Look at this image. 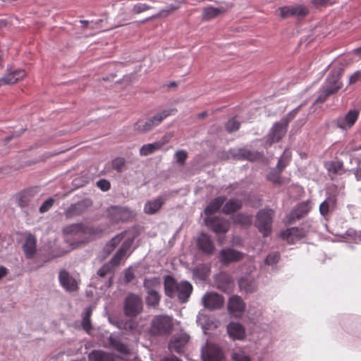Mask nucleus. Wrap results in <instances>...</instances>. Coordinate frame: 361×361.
Listing matches in <instances>:
<instances>
[{
	"mask_svg": "<svg viewBox=\"0 0 361 361\" xmlns=\"http://www.w3.org/2000/svg\"><path fill=\"white\" fill-rule=\"evenodd\" d=\"M176 111V109H166L146 120L139 119L133 125V130L139 133L149 132L154 128L158 126L166 117L174 114Z\"/></svg>",
	"mask_w": 361,
	"mask_h": 361,
	"instance_id": "nucleus-1",
	"label": "nucleus"
},
{
	"mask_svg": "<svg viewBox=\"0 0 361 361\" xmlns=\"http://www.w3.org/2000/svg\"><path fill=\"white\" fill-rule=\"evenodd\" d=\"M173 320L167 315H157L151 322L149 333L152 336H166L173 330Z\"/></svg>",
	"mask_w": 361,
	"mask_h": 361,
	"instance_id": "nucleus-2",
	"label": "nucleus"
},
{
	"mask_svg": "<svg viewBox=\"0 0 361 361\" xmlns=\"http://www.w3.org/2000/svg\"><path fill=\"white\" fill-rule=\"evenodd\" d=\"M274 211L271 209H263L257 212L255 226L264 237L269 236L271 233Z\"/></svg>",
	"mask_w": 361,
	"mask_h": 361,
	"instance_id": "nucleus-3",
	"label": "nucleus"
},
{
	"mask_svg": "<svg viewBox=\"0 0 361 361\" xmlns=\"http://www.w3.org/2000/svg\"><path fill=\"white\" fill-rule=\"evenodd\" d=\"M143 310V302L141 297L134 293H130L125 299L124 313L130 318L136 317Z\"/></svg>",
	"mask_w": 361,
	"mask_h": 361,
	"instance_id": "nucleus-4",
	"label": "nucleus"
},
{
	"mask_svg": "<svg viewBox=\"0 0 361 361\" xmlns=\"http://www.w3.org/2000/svg\"><path fill=\"white\" fill-rule=\"evenodd\" d=\"M202 358L203 361H223L225 355L219 345L207 342L202 349Z\"/></svg>",
	"mask_w": 361,
	"mask_h": 361,
	"instance_id": "nucleus-5",
	"label": "nucleus"
},
{
	"mask_svg": "<svg viewBox=\"0 0 361 361\" xmlns=\"http://www.w3.org/2000/svg\"><path fill=\"white\" fill-rule=\"evenodd\" d=\"M63 231L66 234L70 235H88V238L92 235H95L102 233V230L93 226H85L82 223L73 224L65 227Z\"/></svg>",
	"mask_w": 361,
	"mask_h": 361,
	"instance_id": "nucleus-6",
	"label": "nucleus"
},
{
	"mask_svg": "<svg viewBox=\"0 0 361 361\" xmlns=\"http://www.w3.org/2000/svg\"><path fill=\"white\" fill-rule=\"evenodd\" d=\"M360 116V111L357 109L349 110L345 116H339L335 120L336 126L343 130L350 129L357 122Z\"/></svg>",
	"mask_w": 361,
	"mask_h": 361,
	"instance_id": "nucleus-7",
	"label": "nucleus"
},
{
	"mask_svg": "<svg viewBox=\"0 0 361 361\" xmlns=\"http://www.w3.org/2000/svg\"><path fill=\"white\" fill-rule=\"evenodd\" d=\"M92 205V202L90 199H85L72 204L65 211V216L66 219H71L80 216L86 212Z\"/></svg>",
	"mask_w": 361,
	"mask_h": 361,
	"instance_id": "nucleus-8",
	"label": "nucleus"
},
{
	"mask_svg": "<svg viewBox=\"0 0 361 361\" xmlns=\"http://www.w3.org/2000/svg\"><path fill=\"white\" fill-rule=\"evenodd\" d=\"M287 128L288 126H285L281 121L275 123L267 135V144L270 146L274 143L279 142L286 135Z\"/></svg>",
	"mask_w": 361,
	"mask_h": 361,
	"instance_id": "nucleus-9",
	"label": "nucleus"
},
{
	"mask_svg": "<svg viewBox=\"0 0 361 361\" xmlns=\"http://www.w3.org/2000/svg\"><path fill=\"white\" fill-rule=\"evenodd\" d=\"M306 235L307 231L304 228L293 227L281 231L280 236L288 244L293 245L305 238Z\"/></svg>",
	"mask_w": 361,
	"mask_h": 361,
	"instance_id": "nucleus-10",
	"label": "nucleus"
},
{
	"mask_svg": "<svg viewBox=\"0 0 361 361\" xmlns=\"http://www.w3.org/2000/svg\"><path fill=\"white\" fill-rule=\"evenodd\" d=\"M343 69L341 68H333L328 75L325 84L323 86L324 89L336 90V92L343 87V83L340 81L343 75Z\"/></svg>",
	"mask_w": 361,
	"mask_h": 361,
	"instance_id": "nucleus-11",
	"label": "nucleus"
},
{
	"mask_svg": "<svg viewBox=\"0 0 361 361\" xmlns=\"http://www.w3.org/2000/svg\"><path fill=\"white\" fill-rule=\"evenodd\" d=\"M245 255L243 252L231 247L223 249L219 253L220 260L224 265L240 262L245 257Z\"/></svg>",
	"mask_w": 361,
	"mask_h": 361,
	"instance_id": "nucleus-12",
	"label": "nucleus"
},
{
	"mask_svg": "<svg viewBox=\"0 0 361 361\" xmlns=\"http://www.w3.org/2000/svg\"><path fill=\"white\" fill-rule=\"evenodd\" d=\"M108 217L113 222L126 221L132 217V213L125 207L112 206L108 209Z\"/></svg>",
	"mask_w": 361,
	"mask_h": 361,
	"instance_id": "nucleus-13",
	"label": "nucleus"
},
{
	"mask_svg": "<svg viewBox=\"0 0 361 361\" xmlns=\"http://www.w3.org/2000/svg\"><path fill=\"white\" fill-rule=\"evenodd\" d=\"M224 303V297L216 293H207L202 298L204 307L211 310L221 308Z\"/></svg>",
	"mask_w": 361,
	"mask_h": 361,
	"instance_id": "nucleus-14",
	"label": "nucleus"
},
{
	"mask_svg": "<svg viewBox=\"0 0 361 361\" xmlns=\"http://www.w3.org/2000/svg\"><path fill=\"white\" fill-rule=\"evenodd\" d=\"M245 310V303L238 295H233L229 298L228 302V312L236 318L242 317Z\"/></svg>",
	"mask_w": 361,
	"mask_h": 361,
	"instance_id": "nucleus-15",
	"label": "nucleus"
},
{
	"mask_svg": "<svg viewBox=\"0 0 361 361\" xmlns=\"http://www.w3.org/2000/svg\"><path fill=\"white\" fill-rule=\"evenodd\" d=\"M207 226L216 233H225L229 229L228 222L219 217H207L205 219Z\"/></svg>",
	"mask_w": 361,
	"mask_h": 361,
	"instance_id": "nucleus-16",
	"label": "nucleus"
},
{
	"mask_svg": "<svg viewBox=\"0 0 361 361\" xmlns=\"http://www.w3.org/2000/svg\"><path fill=\"white\" fill-rule=\"evenodd\" d=\"M197 247L202 253L209 255H212L215 250L214 243L211 236L204 233L197 237Z\"/></svg>",
	"mask_w": 361,
	"mask_h": 361,
	"instance_id": "nucleus-17",
	"label": "nucleus"
},
{
	"mask_svg": "<svg viewBox=\"0 0 361 361\" xmlns=\"http://www.w3.org/2000/svg\"><path fill=\"white\" fill-rule=\"evenodd\" d=\"M25 71L23 69H7L6 73L0 78V87L4 85H13L25 77Z\"/></svg>",
	"mask_w": 361,
	"mask_h": 361,
	"instance_id": "nucleus-18",
	"label": "nucleus"
},
{
	"mask_svg": "<svg viewBox=\"0 0 361 361\" xmlns=\"http://www.w3.org/2000/svg\"><path fill=\"white\" fill-rule=\"evenodd\" d=\"M59 279L61 285L68 292H73L78 290L77 281L74 278L70 276L66 270H61L59 272Z\"/></svg>",
	"mask_w": 361,
	"mask_h": 361,
	"instance_id": "nucleus-19",
	"label": "nucleus"
},
{
	"mask_svg": "<svg viewBox=\"0 0 361 361\" xmlns=\"http://www.w3.org/2000/svg\"><path fill=\"white\" fill-rule=\"evenodd\" d=\"M227 332L233 340H243L245 337V328L239 322H230L227 325Z\"/></svg>",
	"mask_w": 361,
	"mask_h": 361,
	"instance_id": "nucleus-20",
	"label": "nucleus"
},
{
	"mask_svg": "<svg viewBox=\"0 0 361 361\" xmlns=\"http://www.w3.org/2000/svg\"><path fill=\"white\" fill-rule=\"evenodd\" d=\"M192 286L190 282L181 281L179 283L176 296L178 297L179 302L182 303L186 302L192 294Z\"/></svg>",
	"mask_w": 361,
	"mask_h": 361,
	"instance_id": "nucleus-21",
	"label": "nucleus"
},
{
	"mask_svg": "<svg viewBox=\"0 0 361 361\" xmlns=\"http://www.w3.org/2000/svg\"><path fill=\"white\" fill-rule=\"evenodd\" d=\"M23 250L26 258L32 259L37 250V240L32 234L27 235Z\"/></svg>",
	"mask_w": 361,
	"mask_h": 361,
	"instance_id": "nucleus-22",
	"label": "nucleus"
},
{
	"mask_svg": "<svg viewBox=\"0 0 361 361\" xmlns=\"http://www.w3.org/2000/svg\"><path fill=\"white\" fill-rule=\"evenodd\" d=\"M189 336L186 334H181L175 337L169 343V349L172 352L181 353L183 348L188 342Z\"/></svg>",
	"mask_w": 361,
	"mask_h": 361,
	"instance_id": "nucleus-23",
	"label": "nucleus"
},
{
	"mask_svg": "<svg viewBox=\"0 0 361 361\" xmlns=\"http://www.w3.org/2000/svg\"><path fill=\"white\" fill-rule=\"evenodd\" d=\"M35 195V192L33 189H27L16 194L15 200L18 205L23 208L28 206Z\"/></svg>",
	"mask_w": 361,
	"mask_h": 361,
	"instance_id": "nucleus-24",
	"label": "nucleus"
},
{
	"mask_svg": "<svg viewBox=\"0 0 361 361\" xmlns=\"http://www.w3.org/2000/svg\"><path fill=\"white\" fill-rule=\"evenodd\" d=\"M310 205L307 202H304L293 209L289 215V222L291 223L295 219H300L305 216L310 210Z\"/></svg>",
	"mask_w": 361,
	"mask_h": 361,
	"instance_id": "nucleus-25",
	"label": "nucleus"
},
{
	"mask_svg": "<svg viewBox=\"0 0 361 361\" xmlns=\"http://www.w3.org/2000/svg\"><path fill=\"white\" fill-rule=\"evenodd\" d=\"M165 294L173 298L176 296L179 283L171 276H166L164 281Z\"/></svg>",
	"mask_w": 361,
	"mask_h": 361,
	"instance_id": "nucleus-26",
	"label": "nucleus"
},
{
	"mask_svg": "<svg viewBox=\"0 0 361 361\" xmlns=\"http://www.w3.org/2000/svg\"><path fill=\"white\" fill-rule=\"evenodd\" d=\"M227 8L221 6L218 8L212 6H207L203 8L202 19L204 20H209L214 18L218 17L227 11Z\"/></svg>",
	"mask_w": 361,
	"mask_h": 361,
	"instance_id": "nucleus-27",
	"label": "nucleus"
},
{
	"mask_svg": "<svg viewBox=\"0 0 361 361\" xmlns=\"http://www.w3.org/2000/svg\"><path fill=\"white\" fill-rule=\"evenodd\" d=\"M166 142L167 140H160L154 143L144 145L140 149V154L141 156L149 155L159 150Z\"/></svg>",
	"mask_w": 361,
	"mask_h": 361,
	"instance_id": "nucleus-28",
	"label": "nucleus"
},
{
	"mask_svg": "<svg viewBox=\"0 0 361 361\" xmlns=\"http://www.w3.org/2000/svg\"><path fill=\"white\" fill-rule=\"evenodd\" d=\"M243 202L240 200L232 198L226 202L222 208V212L225 214H231L241 209Z\"/></svg>",
	"mask_w": 361,
	"mask_h": 361,
	"instance_id": "nucleus-29",
	"label": "nucleus"
},
{
	"mask_svg": "<svg viewBox=\"0 0 361 361\" xmlns=\"http://www.w3.org/2000/svg\"><path fill=\"white\" fill-rule=\"evenodd\" d=\"M164 204V200L161 197L149 200L145 204L144 212L147 214H153L159 211Z\"/></svg>",
	"mask_w": 361,
	"mask_h": 361,
	"instance_id": "nucleus-30",
	"label": "nucleus"
},
{
	"mask_svg": "<svg viewBox=\"0 0 361 361\" xmlns=\"http://www.w3.org/2000/svg\"><path fill=\"white\" fill-rule=\"evenodd\" d=\"M179 8H180L179 5L170 4V5L167 6V7L166 8L160 10L158 13L146 18L145 20H144L142 21L139 22V23H145L147 21L154 20V19H157V18H166L171 13L176 11Z\"/></svg>",
	"mask_w": 361,
	"mask_h": 361,
	"instance_id": "nucleus-31",
	"label": "nucleus"
},
{
	"mask_svg": "<svg viewBox=\"0 0 361 361\" xmlns=\"http://www.w3.org/2000/svg\"><path fill=\"white\" fill-rule=\"evenodd\" d=\"M226 198L224 196H219L214 199L204 209V212L207 215L212 214L221 208V207L225 202Z\"/></svg>",
	"mask_w": 361,
	"mask_h": 361,
	"instance_id": "nucleus-32",
	"label": "nucleus"
},
{
	"mask_svg": "<svg viewBox=\"0 0 361 361\" xmlns=\"http://www.w3.org/2000/svg\"><path fill=\"white\" fill-rule=\"evenodd\" d=\"M130 247V245L127 243H123L121 247L118 250L114 256L111 258L109 262L114 267L119 265L121 261L126 256L128 249Z\"/></svg>",
	"mask_w": 361,
	"mask_h": 361,
	"instance_id": "nucleus-33",
	"label": "nucleus"
},
{
	"mask_svg": "<svg viewBox=\"0 0 361 361\" xmlns=\"http://www.w3.org/2000/svg\"><path fill=\"white\" fill-rule=\"evenodd\" d=\"M89 359L91 361H116L112 355L101 350H94L90 353Z\"/></svg>",
	"mask_w": 361,
	"mask_h": 361,
	"instance_id": "nucleus-34",
	"label": "nucleus"
},
{
	"mask_svg": "<svg viewBox=\"0 0 361 361\" xmlns=\"http://www.w3.org/2000/svg\"><path fill=\"white\" fill-rule=\"evenodd\" d=\"M239 287L246 293H253L257 290L255 281L247 277H243L239 280Z\"/></svg>",
	"mask_w": 361,
	"mask_h": 361,
	"instance_id": "nucleus-35",
	"label": "nucleus"
},
{
	"mask_svg": "<svg viewBox=\"0 0 361 361\" xmlns=\"http://www.w3.org/2000/svg\"><path fill=\"white\" fill-rule=\"evenodd\" d=\"M233 281L228 274L221 273L217 278V283L219 288L226 290L233 283Z\"/></svg>",
	"mask_w": 361,
	"mask_h": 361,
	"instance_id": "nucleus-36",
	"label": "nucleus"
},
{
	"mask_svg": "<svg viewBox=\"0 0 361 361\" xmlns=\"http://www.w3.org/2000/svg\"><path fill=\"white\" fill-rule=\"evenodd\" d=\"M109 344L114 348L117 351L123 353L128 354L129 353V349L126 345L121 343L116 338L110 336L109 338Z\"/></svg>",
	"mask_w": 361,
	"mask_h": 361,
	"instance_id": "nucleus-37",
	"label": "nucleus"
},
{
	"mask_svg": "<svg viewBox=\"0 0 361 361\" xmlns=\"http://www.w3.org/2000/svg\"><path fill=\"white\" fill-rule=\"evenodd\" d=\"M147 296L146 297V303L148 306L152 307H157L160 302L161 295L157 290H150V292L147 293Z\"/></svg>",
	"mask_w": 361,
	"mask_h": 361,
	"instance_id": "nucleus-38",
	"label": "nucleus"
},
{
	"mask_svg": "<svg viewBox=\"0 0 361 361\" xmlns=\"http://www.w3.org/2000/svg\"><path fill=\"white\" fill-rule=\"evenodd\" d=\"M233 221L242 226H249L252 224V216L244 213H238L234 216Z\"/></svg>",
	"mask_w": 361,
	"mask_h": 361,
	"instance_id": "nucleus-39",
	"label": "nucleus"
},
{
	"mask_svg": "<svg viewBox=\"0 0 361 361\" xmlns=\"http://www.w3.org/2000/svg\"><path fill=\"white\" fill-rule=\"evenodd\" d=\"M327 171L334 174H338L343 171V164L341 161H331L325 164Z\"/></svg>",
	"mask_w": 361,
	"mask_h": 361,
	"instance_id": "nucleus-40",
	"label": "nucleus"
},
{
	"mask_svg": "<svg viewBox=\"0 0 361 361\" xmlns=\"http://www.w3.org/2000/svg\"><path fill=\"white\" fill-rule=\"evenodd\" d=\"M238 156L240 159L253 161L259 158L257 152H251L245 148L239 149Z\"/></svg>",
	"mask_w": 361,
	"mask_h": 361,
	"instance_id": "nucleus-41",
	"label": "nucleus"
},
{
	"mask_svg": "<svg viewBox=\"0 0 361 361\" xmlns=\"http://www.w3.org/2000/svg\"><path fill=\"white\" fill-rule=\"evenodd\" d=\"M291 153L289 150L286 149L283 152L282 157L279 159L276 168L278 171L282 172L290 161Z\"/></svg>",
	"mask_w": 361,
	"mask_h": 361,
	"instance_id": "nucleus-42",
	"label": "nucleus"
},
{
	"mask_svg": "<svg viewBox=\"0 0 361 361\" xmlns=\"http://www.w3.org/2000/svg\"><path fill=\"white\" fill-rule=\"evenodd\" d=\"M124 238V233H122L119 235H116L106 245L105 247V251H106L108 253H110L111 251H113L116 246L121 243V241Z\"/></svg>",
	"mask_w": 361,
	"mask_h": 361,
	"instance_id": "nucleus-43",
	"label": "nucleus"
},
{
	"mask_svg": "<svg viewBox=\"0 0 361 361\" xmlns=\"http://www.w3.org/2000/svg\"><path fill=\"white\" fill-rule=\"evenodd\" d=\"M92 310L91 307L87 308L84 316L82 317V326L85 331L89 332L92 329L90 317L92 315Z\"/></svg>",
	"mask_w": 361,
	"mask_h": 361,
	"instance_id": "nucleus-44",
	"label": "nucleus"
},
{
	"mask_svg": "<svg viewBox=\"0 0 361 361\" xmlns=\"http://www.w3.org/2000/svg\"><path fill=\"white\" fill-rule=\"evenodd\" d=\"M280 259L281 255L279 252H272L267 256L264 264L268 266H274L279 262Z\"/></svg>",
	"mask_w": 361,
	"mask_h": 361,
	"instance_id": "nucleus-45",
	"label": "nucleus"
},
{
	"mask_svg": "<svg viewBox=\"0 0 361 361\" xmlns=\"http://www.w3.org/2000/svg\"><path fill=\"white\" fill-rule=\"evenodd\" d=\"M336 93V90H330V89H324L323 87H322V92L320 93V94L317 97V99H316V102L317 103H323L324 102L326 99L331 96V94H334Z\"/></svg>",
	"mask_w": 361,
	"mask_h": 361,
	"instance_id": "nucleus-46",
	"label": "nucleus"
},
{
	"mask_svg": "<svg viewBox=\"0 0 361 361\" xmlns=\"http://www.w3.org/2000/svg\"><path fill=\"white\" fill-rule=\"evenodd\" d=\"M152 8V6L145 3H137L135 4L131 10V12L134 15H137L144 13Z\"/></svg>",
	"mask_w": 361,
	"mask_h": 361,
	"instance_id": "nucleus-47",
	"label": "nucleus"
},
{
	"mask_svg": "<svg viewBox=\"0 0 361 361\" xmlns=\"http://www.w3.org/2000/svg\"><path fill=\"white\" fill-rule=\"evenodd\" d=\"M280 16L282 19L295 16L293 6H282L279 8Z\"/></svg>",
	"mask_w": 361,
	"mask_h": 361,
	"instance_id": "nucleus-48",
	"label": "nucleus"
},
{
	"mask_svg": "<svg viewBox=\"0 0 361 361\" xmlns=\"http://www.w3.org/2000/svg\"><path fill=\"white\" fill-rule=\"evenodd\" d=\"M126 160L123 157H117L112 161V167L118 172H122L124 170Z\"/></svg>",
	"mask_w": 361,
	"mask_h": 361,
	"instance_id": "nucleus-49",
	"label": "nucleus"
},
{
	"mask_svg": "<svg viewBox=\"0 0 361 361\" xmlns=\"http://www.w3.org/2000/svg\"><path fill=\"white\" fill-rule=\"evenodd\" d=\"M114 267L110 263L104 264L97 271V274L100 277H104L109 273L114 272Z\"/></svg>",
	"mask_w": 361,
	"mask_h": 361,
	"instance_id": "nucleus-50",
	"label": "nucleus"
},
{
	"mask_svg": "<svg viewBox=\"0 0 361 361\" xmlns=\"http://www.w3.org/2000/svg\"><path fill=\"white\" fill-rule=\"evenodd\" d=\"M281 173L275 169H272L268 175V179L275 184L281 183Z\"/></svg>",
	"mask_w": 361,
	"mask_h": 361,
	"instance_id": "nucleus-51",
	"label": "nucleus"
},
{
	"mask_svg": "<svg viewBox=\"0 0 361 361\" xmlns=\"http://www.w3.org/2000/svg\"><path fill=\"white\" fill-rule=\"evenodd\" d=\"M300 106L301 105L295 108V109L292 110L285 117H283L281 120V121L283 122L285 124V126H288V123L295 117V116L298 113Z\"/></svg>",
	"mask_w": 361,
	"mask_h": 361,
	"instance_id": "nucleus-52",
	"label": "nucleus"
},
{
	"mask_svg": "<svg viewBox=\"0 0 361 361\" xmlns=\"http://www.w3.org/2000/svg\"><path fill=\"white\" fill-rule=\"evenodd\" d=\"M295 16L305 17L309 13V10L307 7L302 5L294 6Z\"/></svg>",
	"mask_w": 361,
	"mask_h": 361,
	"instance_id": "nucleus-53",
	"label": "nucleus"
},
{
	"mask_svg": "<svg viewBox=\"0 0 361 361\" xmlns=\"http://www.w3.org/2000/svg\"><path fill=\"white\" fill-rule=\"evenodd\" d=\"M240 126V123L234 118L228 120L226 124V129L230 133L238 130Z\"/></svg>",
	"mask_w": 361,
	"mask_h": 361,
	"instance_id": "nucleus-54",
	"label": "nucleus"
},
{
	"mask_svg": "<svg viewBox=\"0 0 361 361\" xmlns=\"http://www.w3.org/2000/svg\"><path fill=\"white\" fill-rule=\"evenodd\" d=\"M157 284V281L156 279H146L144 281L143 286L146 292L149 293L150 290H155L154 288Z\"/></svg>",
	"mask_w": 361,
	"mask_h": 361,
	"instance_id": "nucleus-55",
	"label": "nucleus"
},
{
	"mask_svg": "<svg viewBox=\"0 0 361 361\" xmlns=\"http://www.w3.org/2000/svg\"><path fill=\"white\" fill-rule=\"evenodd\" d=\"M55 200L54 198L50 197L47 200L39 207V211L40 213L47 212L54 204Z\"/></svg>",
	"mask_w": 361,
	"mask_h": 361,
	"instance_id": "nucleus-56",
	"label": "nucleus"
},
{
	"mask_svg": "<svg viewBox=\"0 0 361 361\" xmlns=\"http://www.w3.org/2000/svg\"><path fill=\"white\" fill-rule=\"evenodd\" d=\"M232 359L233 361H250L249 356L243 352L233 353L232 355Z\"/></svg>",
	"mask_w": 361,
	"mask_h": 361,
	"instance_id": "nucleus-57",
	"label": "nucleus"
},
{
	"mask_svg": "<svg viewBox=\"0 0 361 361\" xmlns=\"http://www.w3.org/2000/svg\"><path fill=\"white\" fill-rule=\"evenodd\" d=\"M176 158L177 162L180 164H183L188 158V154L184 150H178L176 152Z\"/></svg>",
	"mask_w": 361,
	"mask_h": 361,
	"instance_id": "nucleus-58",
	"label": "nucleus"
},
{
	"mask_svg": "<svg viewBox=\"0 0 361 361\" xmlns=\"http://www.w3.org/2000/svg\"><path fill=\"white\" fill-rule=\"evenodd\" d=\"M97 185L102 191H107L111 188L110 182L105 179H101L97 182Z\"/></svg>",
	"mask_w": 361,
	"mask_h": 361,
	"instance_id": "nucleus-59",
	"label": "nucleus"
},
{
	"mask_svg": "<svg viewBox=\"0 0 361 361\" xmlns=\"http://www.w3.org/2000/svg\"><path fill=\"white\" fill-rule=\"evenodd\" d=\"M361 80V70L355 71L349 78V84H355L358 81Z\"/></svg>",
	"mask_w": 361,
	"mask_h": 361,
	"instance_id": "nucleus-60",
	"label": "nucleus"
},
{
	"mask_svg": "<svg viewBox=\"0 0 361 361\" xmlns=\"http://www.w3.org/2000/svg\"><path fill=\"white\" fill-rule=\"evenodd\" d=\"M137 322H135L133 319H130V320H128V322H126L125 323L123 326H119V328L120 329H123L125 330L132 331V330L135 329L137 327Z\"/></svg>",
	"mask_w": 361,
	"mask_h": 361,
	"instance_id": "nucleus-61",
	"label": "nucleus"
},
{
	"mask_svg": "<svg viewBox=\"0 0 361 361\" xmlns=\"http://www.w3.org/2000/svg\"><path fill=\"white\" fill-rule=\"evenodd\" d=\"M135 278L134 272L131 269H128L124 272V281L126 283H129Z\"/></svg>",
	"mask_w": 361,
	"mask_h": 361,
	"instance_id": "nucleus-62",
	"label": "nucleus"
},
{
	"mask_svg": "<svg viewBox=\"0 0 361 361\" xmlns=\"http://www.w3.org/2000/svg\"><path fill=\"white\" fill-rule=\"evenodd\" d=\"M329 211V205L327 201H324L319 206V212L322 215L326 216Z\"/></svg>",
	"mask_w": 361,
	"mask_h": 361,
	"instance_id": "nucleus-63",
	"label": "nucleus"
},
{
	"mask_svg": "<svg viewBox=\"0 0 361 361\" xmlns=\"http://www.w3.org/2000/svg\"><path fill=\"white\" fill-rule=\"evenodd\" d=\"M329 0H312L311 3L316 7L325 6Z\"/></svg>",
	"mask_w": 361,
	"mask_h": 361,
	"instance_id": "nucleus-64",
	"label": "nucleus"
}]
</instances>
